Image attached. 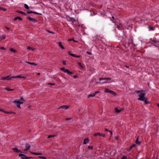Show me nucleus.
Wrapping results in <instances>:
<instances>
[{
    "mask_svg": "<svg viewBox=\"0 0 159 159\" xmlns=\"http://www.w3.org/2000/svg\"><path fill=\"white\" fill-rule=\"evenodd\" d=\"M61 70L62 71H64V70H66V69H65V68L63 67V68H61Z\"/></svg>",
    "mask_w": 159,
    "mask_h": 159,
    "instance_id": "obj_47",
    "label": "nucleus"
},
{
    "mask_svg": "<svg viewBox=\"0 0 159 159\" xmlns=\"http://www.w3.org/2000/svg\"><path fill=\"white\" fill-rule=\"evenodd\" d=\"M20 100L21 101H24L25 100H24V98H23L22 97H21L20 98Z\"/></svg>",
    "mask_w": 159,
    "mask_h": 159,
    "instance_id": "obj_51",
    "label": "nucleus"
},
{
    "mask_svg": "<svg viewBox=\"0 0 159 159\" xmlns=\"http://www.w3.org/2000/svg\"><path fill=\"white\" fill-rule=\"evenodd\" d=\"M138 138H137L136 141V143L138 144H140L141 143V142L139 141L138 140Z\"/></svg>",
    "mask_w": 159,
    "mask_h": 159,
    "instance_id": "obj_25",
    "label": "nucleus"
},
{
    "mask_svg": "<svg viewBox=\"0 0 159 159\" xmlns=\"http://www.w3.org/2000/svg\"><path fill=\"white\" fill-rule=\"evenodd\" d=\"M30 11H28L27 12V14H30Z\"/></svg>",
    "mask_w": 159,
    "mask_h": 159,
    "instance_id": "obj_61",
    "label": "nucleus"
},
{
    "mask_svg": "<svg viewBox=\"0 0 159 159\" xmlns=\"http://www.w3.org/2000/svg\"><path fill=\"white\" fill-rule=\"evenodd\" d=\"M78 65L82 68H84V66H82V65L81 64V63L80 62H78Z\"/></svg>",
    "mask_w": 159,
    "mask_h": 159,
    "instance_id": "obj_34",
    "label": "nucleus"
},
{
    "mask_svg": "<svg viewBox=\"0 0 159 159\" xmlns=\"http://www.w3.org/2000/svg\"><path fill=\"white\" fill-rule=\"evenodd\" d=\"M68 54L69 55L72 56L73 57H76L77 58H79L81 57L80 55H76L72 53H70L69 52L68 53Z\"/></svg>",
    "mask_w": 159,
    "mask_h": 159,
    "instance_id": "obj_11",
    "label": "nucleus"
},
{
    "mask_svg": "<svg viewBox=\"0 0 159 159\" xmlns=\"http://www.w3.org/2000/svg\"><path fill=\"white\" fill-rule=\"evenodd\" d=\"M0 48L1 49H3L4 50H6V48H5L3 47H1Z\"/></svg>",
    "mask_w": 159,
    "mask_h": 159,
    "instance_id": "obj_45",
    "label": "nucleus"
},
{
    "mask_svg": "<svg viewBox=\"0 0 159 159\" xmlns=\"http://www.w3.org/2000/svg\"><path fill=\"white\" fill-rule=\"evenodd\" d=\"M1 10L3 11H6V9L5 8H4L3 7H2V9H1Z\"/></svg>",
    "mask_w": 159,
    "mask_h": 159,
    "instance_id": "obj_49",
    "label": "nucleus"
},
{
    "mask_svg": "<svg viewBox=\"0 0 159 159\" xmlns=\"http://www.w3.org/2000/svg\"><path fill=\"white\" fill-rule=\"evenodd\" d=\"M123 109H121L120 110H118L117 108H116L115 109V111L116 113H120V112Z\"/></svg>",
    "mask_w": 159,
    "mask_h": 159,
    "instance_id": "obj_18",
    "label": "nucleus"
},
{
    "mask_svg": "<svg viewBox=\"0 0 159 159\" xmlns=\"http://www.w3.org/2000/svg\"><path fill=\"white\" fill-rule=\"evenodd\" d=\"M6 28L8 30H10V29L9 27H6Z\"/></svg>",
    "mask_w": 159,
    "mask_h": 159,
    "instance_id": "obj_53",
    "label": "nucleus"
},
{
    "mask_svg": "<svg viewBox=\"0 0 159 159\" xmlns=\"http://www.w3.org/2000/svg\"><path fill=\"white\" fill-rule=\"evenodd\" d=\"M25 148L24 150L25 152H27L30 148V146L28 143H26L25 145Z\"/></svg>",
    "mask_w": 159,
    "mask_h": 159,
    "instance_id": "obj_7",
    "label": "nucleus"
},
{
    "mask_svg": "<svg viewBox=\"0 0 159 159\" xmlns=\"http://www.w3.org/2000/svg\"><path fill=\"white\" fill-rule=\"evenodd\" d=\"M153 45L156 47H159V43H157V44H153Z\"/></svg>",
    "mask_w": 159,
    "mask_h": 159,
    "instance_id": "obj_39",
    "label": "nucleus"
},
{
    "mask_svg": "<svg viewBox=\"0 0 159 159\" xmlns=\"http://www.w3.org/2000/svg\"><path fill=\"white\" fill-rule=\"evenodd\" d=\"M62 62L63 63V64L64 65H66V62L65 61H62Z\"/></svg>",
    "mask_w": 159,
    "mask_h": 159,
    "instance_id": "obj_54",
    "label": "nucleus"
},
{
    "mask_svg": "<svg viewBox=\"0 0 159 159\" xmlns=\"http://www.w3.org/2000/svg\"><path fill=\"white\" fill-rule=\"evenodd\" d=\"M67 20L69 21H70L72 23L74 22V21H75V20L74 18L70 17V16L67 17Z\"/></svg>",
    "mask_w": 159,
    "mask_h": 159,
    "instance_id": "obj_9",
    "label": "nucleus"
},
{
    "mask_svg": "<svg viewBox=\"0 0 159 159\" xmlns=\"http://www.w3.org/2000/svg\"><path fill=\"white\" fill-rule=\"evenodd\" d=\"M127 159V157H125V156H123L121 158V159Z\"/></svg>",
    "mask_w": 159,
    "mask_h": 159,
    "instance_id": "obj_43",
    "label": "nucleus"
},
{
    "mask_svg": "<svg viewBox=\"0 0 159 159\" xmlns=\"http://www.w3.org/2000/svg\"><path fill=\"white\" fill-rule=\"evenodd\" d=\"M6 89L7 91H12V90H13V89H10L9 88H6Z\"/></svg>",
    "mask_w": 159,
    "mask_h": 159,
    "instance_id": "obj_37",
    "label": "nucleus"
},
{
    "mask_svg": "<svg viewBox=\"0 0 159 159\" xmlns=\"http://www.w3.org/2000/svg\"><path fill=\"white\" fill-rule=\"evenodd\" d=\"M13 102L15 103L16 104V107L17 108H20V104L17 102V101H15Z\"/></svg>",
    "mask_w": 159,
    "mask_h": 159,
    "instance_id": "obj_13",
    "label": "nucleus"
},
{
    "mask_svg": "<svg viewBox=\"0 0 159 159\" xmlns=\"http://www.w3.org/2000/svg\"><path fill=\"white\" fill-rule=\"evenodd\" d=\"M58 44L59 45L60 47L62 49H65V48L62 45V43L61 42H58Z\"/></svg>",
    "mask_w": 159,
    "mask_h": 159,
    "instance_id": "obj_20",
    "label": "nucleus"
},
{
    "mask_svg": "<svg viewBox=\"0 0 159 159\" xmlns=\"http://www.w3.org/2000/svg\"><path fill=\"white\" fill-rule=\"evenodd\" d=\"M135 93H140V94L139 95V98H138V100L140 101H144L145 100V96L146 95L145 91L144 90H136Z\"/></svg>",
    "mask_w": 159,
    "mask_h": 159,
    "instance_id": "obj_1",
    "label": "nucleus"
},
{
    "mask_svg": "<svg viewBox=\"0 0 159 159\" xmlns=\"http://www.w3.org/2000/svg\"><path fill=\"white\" fill-rule=\"evenodd\" d=\"M148 28L149 29V30H154L153 27L151 26H148Z\"/></svg>",
    "mask_w": 159,
    "mask_h": 159,
    "instance_id": "obj_27",
    "label": "nucleus"
},
{
    "mask_svg": "<svg viewBox=\"0 0 159 159\" xmlns=\"http://www.w3.org/2000/svg\"><path fill=\"white\" fill-rule=\"evenodd\" d=\"M152 42H153L156 44H157V43H159V42L158 41H156L154 39L152 40Z\"/></svg>",
    "mask_w": 159,
    "mask_h": 159,
    "instance_id": "obj_30",
    "label": "nucleus"
},
{
    "mask_svg": "<svg viewBox=\"0 0 159 159\" xmlns=\"http://www.w3.org/2000/svg\"><path fill=\"white\" fill-rule=\"evenodd\" d=\"M19 156L22 159H29L32 158L31 157H27L25 155L22 153L19 154Z\"/></svg>",
    "mask_w": 159,
    "mask_h": 159,
    "instance_id": "obj_3",
    "label": "nucleus"
},
{
    "mask_svg": "<svg viewBox=\"0 0 159 159\" xmlns=\"http://www.w3.org/2000/svg\"><path fill=\"white\" fill-rule=\"evenodd\" d=\"M71 119V117L67 118H66V120H70Z\"/></svg>",
    "mask_w": 159,
    "mask_h": 159,
    "instance_id": "obj_48",
    "label": "nucleus"
},
{
    "mask_svg": "<svg viewBox=\"0 0 159 159\" xmlns=\"http://www.w3.org/2000/svg\"><path fill=\"white\" fill-rule=\"evenodd\" d=\"M12 149L14 152L16 153L22 152L21 151H20V150H19L18 148H12Z\"/></svg>",
    "mask_w": 159,
    "mask_h": 159,
    "instance_id": "obj_10",
    "label": "nucleus"
},
{
    "mask_svg": "<svg viewBox=\"0 0 159 159\" xmlns=\"http://www.w3.org/2000/svg\"><path fill=\"white\" fill-rule=\"evenodd\" d=\"M77 76L76 75H74L73 76V77L74 78H77Z\"/></svg>",
    "mask_w": 159,
    "mask_h": 159,
    "instance_id": "obj_58",
    "label": "nucleus"
},
{
    "mask_svg": "<svg viewBox=\"0 0 159 159\" xmlns=\"http://www.w3.org/2000/svg\"><path fill=\"white\" fill-rule=\"evenodd\" d=\"M0 40H2L6 38V36L4 34L2 35L1 36H0Z\"/></svg>",
    "mask_w": 159,
    "mask_h": 159,
    "instance_id": "obj_22",
    "label": "nucleus"
},
{
    "mask_svg": "<svg viewBox=\"0 0 159 159\" xmlns=\"http://www.w3.org/2000/svg\"><path fill=\"white\" fill-rule=\"evenodd\" d=\"M73 39H69L68 40L69 41H71V40H73Z\"/></svg>",
    "mask_w": 159,
    "mask_h": 159,
    "instance_id": "obj_63",
    "label": "nucleus"
},
{
    "mask_svg": "<svg viewBox=\"0 0 159 159\" xmlns=\"http://www.w3.org/2000/svg\"><path fill=\"white\" fill-rule=\"evenodd\" d=\"M12 78H21V77H22V76H21L20 75H17L16 76H11Z\"/></svg>",
    "mask_w": 159,
    "mask_h": 159,
    "instance_id": "obj_23",
    "label": "nucleus"
},
{
    "mask_svg": "<svg viewBox=\"0 0 159 159\" xmlns=\"http://www.w3.org/2000/svg\"><path fill=\"white\" fill-rule=\"evenodd\" d=\"M10 50L11 51L13 52H16V51L14 49L12 48H10Z\"/></svg>",
    "mask_w": 159,
    "mask_h": 159,
    "instance_id": "obj_29",
    "label": "nucleus"
},
{
    "mask_svg": "<svg viewBox=\"0 0 159 159\" xmlns=\"http://www.w3.org/2000/svg\"><path fill=\"white\" fill-rule=\"evenodd\" d=\"M21 78H24V79H25L26 78V77L25 76H22V77H21Z\"/></svg>",
    "mask_w": 159,
    "mask_h": 159,
    "instance_id": "obj_59",
    "label": "nucleus"
},
{
    "mask_svg": "<svg viewBox=\"0 0 159 159\" xmlns=\"http://www.w3.org/2000/svg\"><path fill=\"white\" fill-rule=\"evenodd\" d=\"M65 73H67L68 75H71L72 73L70 71H69L68 70L66 69L64 70V71Z\"/></svg>",
    "mask_w": 159,
    "mask_h": 159,
    "instance_id": "obj_15",
    "label": "nucleus"
},
{
    "mask_svg": "<svg viewBox=\"0 0 159 159\" xmlns=\"http://www.w3.org/2000/svg\"><path fill=\"white\" fill-rule=\"evenodd\" d=\"M38 158H41V159H47L44 156H39Z\"/></svg>",
    "mask_w": 159,
    "mask_h": 159,
    "instance_id": "obj_32",
    "label": "nucleus"
},
{
    "mask_svg": "<svg viewBox=\"0 0 159 159\" xmlns=\"http://www.w3.org/2000/svg\"><path fill=\"white\" fill-rule=\"evenodd\" d=\"M89 140L88 138L85 139L83 142V143L84 144H86L89 142Z\"/></svg>",
    "mask_w": 159,
    "mask_h": 159,
    "instance_id": "obj_17",
    "label": "nucleus"
},
{
    "mask_svg": "<svg viewBox=\"0 0 159 159\" xmlns=\"http://www.w3.org/2000/svg\"><path fill=\"white\" fill-rule=\"evenodd\" d=\"M0 111L3 112H4V113H6V114H10V113H15V112H8V111H4V110L1 109H0Z\"/></svg>",
    "mask_w": 159,
    "mask_h": 159,
    "instance_id": "obj_16",
    "label": "nucleus"
},
{
    "mask_svg": "<svg viewBox=\"0 0 159 159\" xmlns=\"http://www.w3.org/2000/svg\"><path fill=\"white\" fill-rule=\"evenodd\" d=\"M136 146V144H134L133 145L131 146L128 149V151H130L132 150V149L133 148H134Z\"/></svg>",
    "mask_w": 159,
    "mask_h": 159,
    "instance_id": "obj_14",
    "label": "nucleus"
},
{
    "mask_svg": "<svg viewBox=\"0 0 159 159\" xmlns=\"http://www.w3.org/2000/svg\"><path fill=\"white\" fill-rule=\"evenodd\" d=\"M27 49H30V50H31L32 51H34L35 49L34 48H32L31 47H28L27 48Z\"/></svg>",
    "mask_w": 159,
    "mask_h": 159,
    "instance_id": "obj_33",
    "label": "nucleus"
},
{
    "mask_svg": "<svg viewBox=\"0 0 159 159\" xmlns=\"http://www.w3.org/2000/svg\"><path fill=\"white\" fill-rule=\"evenodd\" d=\"M55 136V135H49V136H48V138H50L51 137H53L54 136Z\"/></svg>",
    "mask_w": 159,
    "mask_h": 159,
    "instance_id": "obj_35",
    "label": "nucleus"
},
{
    "mask_svg": "<svg viewBox=\"0 0 159 159\" xmlns=\"http://www.w3.org/2000/svg\"><path fill=\"white\" fill-rule=\"evenodd\" d=\"M116 28H118V29L119 30H121V27H120V26L119 25H117L116 27Z\"/></svg>",
    "mask_w": 159,
    "mask_h": 159,
    "instance_id": "obj_38",
    "label": "nucleus"
},
{
    "mask_svg": "<svg viewBox=\"0 0 159 159\" xmlns=\"http://www.w3.org/2000/svg\"><path fill=\"white\" fill-rule=\"evenodd\" d=\"M157 106L158 107H159V104L157 103Z\"/></svg>",
    "mask_w": 159,
    "mask_h": 159,
    "instance_id": "obj_64",
    "label": "nucleus"
},
{
    "mask_svg": "<svg viewBox=\"0 0 159 159\" xmlns=\"http://www.w3.org/2000/svg\"><path fill=\"white\" fill-rule=\"evenodd\" d=\"M27 63L29 64L32 65H37V64L36 63H34V62H27Z\"/></svg>",
    "mask_w": 159,
    "mask_h": 159,
    "instance_id": "obj_28",
    "label": "nucleus"
},
{
    "mask_svg": "<svg viewBox=\"0 0 159 159\" xmlns=\"http://www.w3.org/2000/svg\"><path fill=\"white\" fill-rule=\"evenodd\" d=\"M111 80V78H100L98 79V80L99 81H101L102 80H106L105 81H104L100 83L101 84H103L106 83H108L109 82L108 81H110Z\"/></svg>",
    "mask_w": 159,
    "mask_h": 159,
    "instance_id": "obj_2",
    "label": "nucleus"
},
{
    "mask_svg": "<svg viewBox=\"0 0 159 159\" xmlns=\"http://www.w3.org/2000/svg\"><path fill=\"white\" fill-rule=\"evenodd\" d=\"M24 7L26 9H28L29 8V7L26 4H25V5H24Z\"/></svg>",
    "mask_w": 159,
    "mask_h": 159,
    "instance_id": "obj_31",
    "label": "nucleus"
},
{
    "mask_svg": "<svg viewBox=\"0 0 159 159\" xmlns=\"http://www.w3.org/2000/svg\"><path fill=\"white\" fill-rule=\"evenodd\" d=\"M88 148L89 149H92L93 148V147L92 146H89L88 147Z\"/></svg>",
    "mask_w": 159,
    "mask_h": 159,
    "instance_id": "obj_44",
    "label": "nucleus"
},
{
    "mask_svg": "<svg viewBox=\"0 0 159 159\" xmlns=\"http://www.w3.org/2000/svg\"><path fill=\"white\" fill-rule=\"evenodd\" d=\"M98 93H99V91H95L94 93H93L95 95H96V94Z\"/></svg>",
    "mask_w": 159,
    "mask_h": 159,
    "instance_id": "obj_50",
    "label": "nucleus"
},
{
    "mask_svg": "<svg viewBox=\"0 0 159 159\" xmlns=\"http://www.w3.org/2000/svg\"><path fill=\"white\" fill-rule=\"evenodd\" d=\"M49 84H50L51 85H55V83H49Z\"/></svg>",
    "mask_w": 159,
    "mask_h": 159,
    "instance_id": "obj_55",
    "label": "nucleus"
},
{
    "mask_svg": "<svg viewBox=\"0 0 159 159\" xmlns=\"http://www.w3.org/2000/svg\"><path fill=\"white\" fill-rule=\"evenodd\" d=\"M34 14H37V15H41L42 14H41V13H38L36 12H35V11H34Z\"/></svg>",
    "mask_w": 159,
    "mask_h": 159,
    "instance_id": "obj_42",
    "label": "nucleus"
},
{
    "mask_svg": "<svg viewBox=\"0 0 159 159\" xmlns=\"http://www.w3.org/2000/svg\"><path fill=\"white\" fill-rule=\"evenodd\" d=\"M87 53L88 54H89V55H90L91 54V53L89 52H87Z\"/></svg>",
    "mask_w": 159,
    "mask_h": 159,
    "instance_id": "obj_56",
    "label": "nucleus"
},
{
    "mask_svg": "<svg viewBox=\"0 0 159 159\" xmlns=\"http://www.w3.org/2000/svg\"><path fill=\"white\" fill-rule=\"evenodd\" d=\"M17 102L20 105L23 103V102H20L19 100L17 101Z\"/></svg>",
    "mask_w": 159,
    "mask_h": 159,
    "instance_id": "obj_40",
    "label": "nucleus"
},
{
    "mask_svg": "<svg viewBox=\"0 0 159 159\" xmlns=\"http://www.w3.org/2000/svg\"><path fill=\"white\" fill-rule=\"evenodd\" d=\"M17 19H18L19 20H22V18H21V17H19V16H17V17H16L14 19H13V20H17Z\"/></svg>",
    "mask_w": 159,
    "mask_h": 159,
    "instance_id": "obj_21",
    "label": "nucleus"
},
{
    "mask_svg": "<svg viewBox=\"0 0 159 159\" xmlns=\"http://www.w3.org/2000/svg\"><path fill=\"white\" fill-rule=\"evenodd\" d=\"M47 31L48 32V33H52V34H54V33L53 32L51 31H49V30H47Z\"/></svg>",
    "mask_w": 159,
    "mask_h": 159,
    "instance_id": "obj_41",
    "label": "nucleus"
},
{
    "mask_svg": "<svg viewBox=\"0 0 159 159\" xmlns=\"http://www.w3.org/2000/svg\"><path fill=\"white\" fill-rule=\"evenodd\" d=\"M95 96V95L93 93H92L91 94H89L88 96V98H89L90 97H94Z\"/></svg>",
    "mask_w": 159,
    "mask_h": 159,
    "instance_id": "obj_26",
    "label": "nucleus"
},
{
    "mask_svg": "<svg viewBox=\"0 0 159 159\" xmlns=\"http://www.w3.org/2000/svg\"><path fill=\"white\" fill-rule=\"evenodd\" d=\"M104 92L105 93H109L113 95L114 96H116V93H115L114 91H112L107 89H105V90H104Z\"/></svg>",
    "mask_w": 159,
    "mask_h": 159,
    "instance_id": "obj_4",
    "label": "nucleus"
},
{
    "mask_svg": "<svg viewBox=\"0 0 159 159\" xmlns=\"http://www.w3.org/2000/svg\"><path fill=\"white\" fill-rule=\"evenodd\" d=\"M105 130L106 131L109 132V130H108L106 128V129H105Z\"/></svg>",
    "mask_w": 159,
    "mask_h": 159,
    "instance_id": "obj_57",
    "label": "nucleus"
},
{
    "mask_svg": "<svg viewBox=\"0 0 159 159\" xmlns=\"http://www.w3.org/2000/svg\"><path fill=\"white\" fill-rule=\"evenodd\" d=\"M30 153L34 155H42V154L40 153H36L34 152H30Z\"/></svg>",
    "mask_w": 159,
    "mask_h": 159,
    "instance_id": "obj_19",
    "label": "nucleus"
},
{
    "mask_svg": "<svg viewBox=\"0 0 159 159\" xmlns=\"http://www.w3.org/2000/svg\"><path fill=\"white\" fill-rule=\"evenodd\" d=\"M30 13H34V11H30Z\"/></svg>",
    "mask_w": 159,
    "mask_h": 159,
    "instance_id": "obj_62",
    "label": "nucleus"
},
{
    "mask_svg": "<svg viewBox=\"0 0 159 159\" xmlns=\"http://www.w3.org/2000/svg\"><path fill=\"white\" fill-rule=\"evenodd\" d=\"M26 19L29 20L30 21H32L33 22L35 23L37 21V20L34 18H32L30 16H28Z\"/></svg>",
    "mask_w": 159,
    "mask_h": 159,
    "instance_id": "obj_5",
    "label": "nucleus"
},
{
    "mask_svg": "<svg viewBox=\"0 0 159 159\" xmlns=\"http://www.w3.org/2000/svg\"><path fill=\"white\" fill-rule=\"evenodd\" d=\"M115 138L116 140H117L118 139V136H116L115 137Z\"/></svg>",
    "mask_w": 159,
    "mask_h": 159,
    "instance_id": "obj_52",
    "label": "nucleus"
},
{
    "mask_svg": "<svg viewBox=\"0 0 159 159\" xmlns=\"http://www.w3.org/2000/svg\"><path fill=\"white\" fill-rule=\"evenodd\" d=\"M109 132H110V134L111 135L112 134V132L110 130H109Z\"/></svg>",
    "mask_w": 159,
    "mask_h": 159,
    "instance_id": "obj_60",
    "label": "nucleus"
},
{
    "mask_svg": "<svg viewBox=\"0 0 159 159\" xmlns=\"http://www.w3.org/2000/svg\"><path fill=\"white\" fill-rule=\"evenodd\" d=\"M69 107V106L66 105H63L60 107L59 109H68Z\"/></svg>",
    "mask_w": 159,
    "mask_h": 159,
    "instance_id": "obj_12",
    "label": "nucleus"
},
{
    "mask_svg": "<svg viewBox=\"0 0 159 159\" xmlns=\"http://www.w3.org/2000/svg\"><path fill=\"white\" fill-rule=\"evenodd\" d=\"M93 135L94 136H98V135H100V136H102L103 137H104L105 136V134H103V133H95Z\"/></svg>",
    "mask_w": 159,
    "mask_h": 159,
    "instance_id": "obj_8",
    "label": "nucleus"
},
{
    "mask_svg": "<svg viewBox=\"0 0 159 159\" xmlns=\"http://www.w3.org/2000/svg\"><path fill=\"white\" fill-rule=\"evenodd\" d=\"M17 12H19L20 14H22V15H24V16H26V13H25L23 12V11H17Z\"/></svg>",
    "mask_w": 159,
    "mask_h": 159,
    "instance_id": "obj_24",
    "label": "nucleus"
},
{
    "mask_svg": "<svg viewBox=\"0 0 159 159\" xmlns=\"http://www.w3.org/2000/svg\"><path fill=\"white\" fill-rule=\"evenodd\" d=\"M10 75H8L6 77H3L1 79V80H10L12 78L11 77Z\"/></svg>",
    "mask_w": 159,
    "mask_h": 159,
    "instance_id": "obj_6",
    "label": "nucleus"
},
{
    "mask_svg": "<svg viewBox=\"0 0 159 159\" xmlns=\"http://www.w3.org/2000/svg\"><path fill=\"white\" fill-rule=\"evenodd\" d=\"M112 19H111V20L113 22L115 23V20L114 17L113 16H112Z\"/></svg>",
    "mask_w": 159,
    "mask_h": 159,
    "instance_id": "obj_36",
    "label": "nucleus"
},
{
    "mask_svg": "<svg viewBox=\"0 0 159 159\" xmlns=\"http://www.w3.org/2000/svg\"><path fill=\"white\" fill-rule=\"evenodd\" d=\"M145 103L148 104L149 103V102L148 101H147V100H145Z\"/></svg>",
    "mask_w": 159,
    "mask_h": 159,
    "instance_id": "obj_46",
    "label": "nucleus"
}]
</instances>
